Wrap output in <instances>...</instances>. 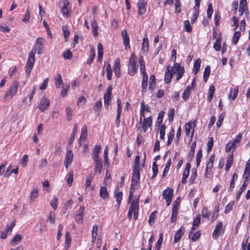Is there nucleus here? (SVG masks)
Listing matches in <instances>:
<instances>
[{
  "label": "nucleus",
  "mask_w": 250,
  "mask_h": 250,
  "mask_svg": "<svg viewBox=\"0 0 250 250\" xmlns=\"http://www.w3.org/2000/svg\"><path fill=\"white\" fill-rule=\"evenodd\" d=\"M240 37V33L239 31H236L234 34H233V37H232V43L234 44H236L239 39V38Z\"/></svg>",
  "instance_id": "42"
},
{
  "label": "nucleus",
  "mask_w": 250,
  "mask_h": 250,
  "mask_svg": "<svg viewBox=\"0 0 250 250\" xmlns=\"http://www.w3.org/2000/svg\"><path fill=\"white\" fill-rule=\"evenodd\" d=\"M139 14L143 15L146 12V2L144 0H139L137 3Z\"/></svg>",
  "instance_id": "13"
},
{
  "label": "nucleus",
  "mask_w": 250,
  "mask_h": 250,
  "mask_svg": "<svg viewBox=\"0 0 250 250\" xmlns=\"http://www.w3.org/2000/svg\"><path fill=\"white\" fill-rule=\"evenodd\" d=\"M196 146V142H193L190 146V150L188 153V161L191 162L193 157H194V154L195 151V148Z\"/></svg>",
  "instance_id": "27"
},
{
  "label": "nucleus",
  "mask_w": 250,
  "mask_h": 250,
  "mask_svg": "<svg viewBox=\"0 0 250 250\" xmlns=\"http://www.w3.org/2000/svg\"><path fill=\"white\" fill-rule=\"evenodd\" d=\"M63 58L65 60H69L72 57V54L70 50H66L62 54Z\"/></svg>",
  "instance_id": "45"
},
{
  "label": "nucleus",
  "mask_w": 250,
  "mask_h": 250,
  "mask_svg": "<svg viewBox=\"0 0 250 250\" xmlns=\"http://www.w3.org/2000/svg\"><path fill=\"white\" fill-rule=\"evenodd\" d=\"M248 184V183H247V181H245L241 186V187L240 188L239 190L237 192V195H236V199L238 200L239 197H240L241 194L243 193L244 190L246 189V187L247 186Z\"/></svg>",
  "instance_id": "31"
},
{
  "label": "nucleus",
  "mask_w": 250,
  "mask_h": 250,
  "mask_svg": "<svg viewBox=\"0 0 250 250\" xmlns=\"http://www.w3.org/2000/svg\"><path fill=\"white\" fill-rule=\"evenodd\" d=\"M18 85L19 82L17 81H14L6 92L4 98H12L17 92Z\"/></svg>",
  "instance_id": "4"
},
{
  "label": "nucleus",
  "mask_w": 250,
  "mask_h": 250,
  "mask_svg": "<svg viewBox=\"0 0 250 250\" xmlns=\"http://www.w3.org/2000/svg\"><path fill=\"white\" fill-rule=\"evenodd\" d=\"M184 26L186 30L188 32L190 33L192 31V27L190 24L189 21H186L184 22Z\"/></svg>",
  "instance_id": "62"
},
{
  "label": "nucleus",
  "mask_w": 250,
  "mask_h": 250,
  "mask_svg": "<svg viewBox=\"0 0 250 250\" xmlns=\"http://www.w3.org/2000/svg\"><path fill=\"white\" fill-rule=\"evenodd\" d=\"M16 225V222L15 221H13L10 225H6V228L5 229V231H6L7 233L10 232V233L12 232V229Z\"/></svg>",
  "instance_id": "50"
},
{
  "label": "nucleus",
  "mask_w": 250,
  "mask_h": 250,
  "mask_svg": "<svg viewBox=\"0 0 250 250\" xmlns=\"http://www.w3.org/2000/svg\"><path fill=\"white\" fill-rule=\"evenodd\" d=\"M73 159V153L72 150H68L65 154V159L64 161V166L66 169L68 168L69 165L72 163Z\"/></svg>",
  "instance_id": "10"
},
{
  "label": "nucleus",
  "mask_w": 250,
  "mask_h": 250,
  "mask_svg": "<svg viewBox=\"0 0 250 250\" xmlns=\"http://www.w3.org/2000/svg\"><path fill=\"white\" fill-rule=\"evenodd\" d=\"M139 203L137 201H133L129 208V210L132 212L138 211Z\"/></svg>",
  "instance_id": "34"
},
{
  "label": "nucleus",
  "mask_w": 250,
  "mask_h": 250,
  "mask_svg": "<svg viewBox=\"0 0 250 250\" xmlns=\"http://www.w3.org/2000/svg\"><path fill=\"white\" fill-rule=\"evenodd\" d=\"M174 136V130L173 129H172L171 131L167 134V145H169L171 143Z\"/></svg>",
  "instance_id": "49"
},
{
  "label": "nucleus",
  "mask_w": 250,
  "mask_h": 250,
  "mask_svg": "<svg viewBox=\"0 0 250 250\" xmlns=\"http://www.w3.org/2000/svg\"><path fill=\"white\" fill-rule=\"evenodd\" d=\"M200 64H201V60H200V59L198 58L197 59V60L194 63V68L193 69V71L194 74H196L198 73V72L200 69Z\"/></svg>",
  "instance_id": "35"
},
{
  "label": "nucleus",
  "mask_w": 250,
  "mask_h": 250,
  "mask_svg": "<svg viewBox=\"0 0 250 250\" xmlns=\"http://www.w3.org/2000/svg\"><path fill=\"white\" fill-rule=\"evenodd\" d=\"M104 67L105 68V69L107 72V79L108 80H110L112 78V70L111 68L110 64L105 62H104Z\"/></svg>",
  "instance_id": "24"
},
{
  "label": "nucleus",
  "mask_w": 250,
  "mask_h": 250,
  "mask_svg": "<svg viewBox=\"0 0 250 250\" xmlns=\"http://www.w3.org/2000/svg\"><path fill=\"white\" fill-rule=\"evenodd\" d=\"M199 7L194 6L193 7V15L191 18V22L192 23L195 22L199 15Z\"/></svg>",
  "instance_id": "29"
},
{
  "label": "nucleus",
  "mask_w": 250,
  "mask_h": 250,
  "mask_svg": "<svg viewBox=\"0 0 250 250\" xmlns=\"http://www.w3.org/2000/svg\"><path fill=\"white\" fill-rule=\"evenodd\" d=\"M140 181V169L133 168V174L131 179V188H134L136 184Z\"/></svg>",
  "instance_id": "8"
},
{
  "label": "nucleus",
  "mask_w": 250,
  "mask_h": 250,
  "mask_svg": "<svg viewBox=\"0 0 250 250\" xmlns=\"http://www.w3.org/2000/svg\"><path fill=\"white\" fill-rule=\"evenodd\" d=\"M152 171H153V175L151 177V179H153L155 177L158 173V167L157 165L156 164V162H154L152 164Z\"/></svg>",
  "instance_id": "51"
},
{
  "label": "nucleus",
  "mask_w": 250,
  "mask_h": 250,
  "mask_svg": "<svg viewBox=\"0 0 250 250\" xmlns=\"http://www.w3.org/2000/svg\"><path fill=\"white\" fill-rule=\"evenodd\" d=\"M210 72V68L209 65L206 66L205 68V70L204 72L203 79L204 82H206L208 80V79L209 76Z\"/></svg>",
  "instance_id": "33"
},
{
  "label": "nucleus",
  "mask_w": 250,
  "mask_h": 250,
  "mask_svg": "<svg viewBox=\"0 0 250 250\" xmlns=\"http://www.w3.org/2000/svg\"><path fill=\"white\" fill-rule=\"evenodd\" d=\"M122 36L124 41V45L125 46V47H129V38L128 36L127 31L126 30H124L122 32Z\"/></svg>",
  "instance_id": "18"
},
{
  "label": "nucleus",
  "mask_w": 250,
  "mask_h": 250,
  "mask_svg": "<svg viewBox=\"0 0 250 250\" xmlns=\"http://www.w3.org/2000/svg\"><path fill=\"white\" fill-rule=\"evenodd\" d=\"M236 146V144L235 142L233 141V140L229 141L226 146V150L229 152L231 150L232 148H235Z\"/></svg>",
  "instance_id": "32"
},
{
  "label": "nucleus",
  "mask_w": 250,
  "mask_h": 250,
  "mask_svg": "<svg viewBox=\"0 0 250 250\" xmlns=\"http://www.w3.org/2000/svg\"><path fill=\"white\" fill-rule=\"evenodd\" d=\"M234 205V202L233 201L230 202L226 207L225 210V213L228 214L229 213L233 208V207Z\"/></svg>",
  "instance_id": "44"
},
{
  "label": "nucleus",
  "mask_w": 250,
  "mask_h": 250,
  "mask_svg": "<svg viewBox=\"0 0 250 250\" xmlns=\"http://www.w3.org/2000/svg\"><path fill=\"white\" fill-rule=\"evenodd\" d=\"M95 52L93 48H92L91 51H90V54L89 56V58L86 62V63L87 64H90L92 62H93V59L95 57Z\"/></svg>",
  "instance_id": "43"
},
{
  "label": "nucleus",
  "mask_w": 250,
  "mask_h": 250,
  "mask_svg": "<svg viewBox=\"0 0 250 250\" xmlns=\"http://www.w3.org/2000/svg\"><path fill=\"white\" fill-rule=\"evenodd\" d=\"M63 5L62 8V11L64 16L66 17H68L69 16V11L68 7L69 2L67 0H64L63 1Z\"/></svg>",
  "instance_id": "19"
},
{
  "label": "nucleus",
  "mask_w": 250,
  "mask_h": 250,
  "mask_svg": "<svg viewBox=\"0 0 250 250\" xmlns=\"http://www.w3.org/2000/svg\"><path fill=\"white\" fill-rule=\"evenodd\" d=\"M22 236L21 234H17L12 239L11 244H17L20 242L22 239Z\"/></svg>",
  "instance_id": "46"
},
{
  "label": "nucleus",
  "mask_w": 250,
  "mask_h": 250,
  "mask_svg": "<svg viewBox=\"0 0 250 250\" xmlns=\"http://www.w3.org/2000/svg\"><path fill=\"white\" fill-rule=\"evenodd\" d=\"M178 207H176L175 203H173V207H172V215H171V222L172 223L175 222V221L176 220L177 215L178 213Z\"/></svg>",
  "instance_id": "28"
},
{
  "label": "nucleus",
  "mask_w": 250,
  "mask_h": 250,
  "mask_svg": "<svg viewBox=\"0 0 250 250\" xmlns=\"http://www.w3.org/2000/svg\"><path fill=\"white\" fill-rule=\"evenodd\" d=\"M114 71L115 75L118 78L121 76L120 72V62L119 58L115 60L114 64Z\"/></svg>",
  "instance_id": "15"
},
{
  "label": "nucleus",
  "mask_w": 250,
  "mask_h": 250,
  "mask_svg": "<svg viewBox=\"0 0 250 250\" xmlns=\"http://www.w3.org/2000/svg\"><path fill=\"white\" fill-rule=\"evenodd\" d=\"M166 126L164 125H161L160 128V138L163 139L165 135Z\"/></svg>",
  "instance_id": "58"
},
{
  "label": "nucleus",
  "mask_w": 250,
  "mask_h": 250,
  "mask_svg": "<svg viewBox=\"0 0 250 250\" xmlns=\"http://www.w3.org/2000/svg\"><path fill=\"white\" fill-rule=\"evenodd\" d=\"M184 229L183 228L181 227L175 233L174 235V242L176 243L179 242L180 240L181 236L184 234Z\"/></svg>",
  "instance_id": "26"
},
{
  "label": "nucleus",
  "mask_w": 250,
  "mask_h": 250,
  "mask_svg": "<svg viewBox=\"0 0 250 250\" xmlns=\"http://www.w3.org/2000/svg\"><path fill=\"white\" fill-rule=\"evenodd\" d=\"M93 177V176L91 174H89L87 176L85 181V190L88 187L90 186Z\"/></svg>",
  "instance_id": "41"
},
{
  "label": "nucleus",
  "mask_w": 250,
  "mask_h": 250,
  "mask_svg": "<svg viewBox=\"0 0 250 250\" xmlns=\"http://www.w3.org/2000/svg\"><path fill=\"white\" fill-rule=\"evenodd\" d=\"M50 204L54 210H56L58 207V199L57 197L55 196L53 197V199L51 200Z\"/></svg>",
  "instance_id": "52"
},
{
  "label": "nucleus",
  "mask_w": 250,
  "mask_h": 250,
  "mask_svg": "<svg viewBox=\"0 0 250 250\" xmlns=\"http://www.w3.org/2000/svg\"><path fill=\"white\" fill-rule=\"evenodd\" d=\"M84 210V206H81L79 210V213L76 214L75 217V220L77 222H82Z\"/></svg>",
  "instance_id": "22"
},
{
  "label": "nucleus",
  "mask_w": 250,
  "mask_h": 250,
  "mask_svg": "<svg viewBox=\"0 0 250 250\" xmlns=\"http://www.w3.org/2000/svg\"><path fill=\"white\" fill-rule=\"evenodd\" d=\"M137 60L135 54L134 53H132L128 64V73L131 76L134 75L137 71Z\"/></svg>",
  "instance_id": "3"
},
{
  "label": "nucleus",
  "mask_w": 250,
  "mask_h": 250,
  "mask_svg": "<svg viewBox=\"0 0 250 250\" xmlns=\"http://www.w3.org/2000/svg\"><path fill=\"white\" fill-rule=\"evenodd\" d=\"M43 41L44 39L42 38H38L35 43L33 49L29 53L28 59L25 66V71L28 77L30 75L35 61V53L38 54H42V50L43 48Z\"/></svg>",
  "instance_id": "1"
},
{
  "label": "nucleus",
  "mask_w": 250,
  "mask_h": 250,
  "mask_svg": "<svg viewBox=\"0 0 250 250\" xmlns=\"http://www.w3.org/2000/svg\"><path fill=\"white\" fill-rule=\"evenodd\" d=\"M100 196L103 199L108 198L109 197V193L108 192L107 188L105 186H102L100 189Z\"/></svg>",
  "instance_id": "20"
},
{
  "label": "nucleus",
  "mask_w": 250,
  "mask_h": 250,
  "mask_svg": "<svg viewBox=\"0 0 250 250\" xmlns=\"http://www.w3.org/2000/svg\"><path fill=\"white\" fill-rule=\"evenodd\" d=\"M142 49L144 52H147L149 49V42L147 37L144 38Z\"/></svg>",
  "instance_id": "30"
},
{
  "label": "nucleus",
  "mask_w": 250,
  "mask_h": 250,
  "mask_svg": "<svg viewBox=\"0 0 250 250\" xmlns=\"http://www.w3.org/2000/svg\"><path fill=\"white\" fill-rule=\"evenodd\" d=\"M66 111L67 113V120L68 121H70L72 117V109L70 107H67L66 109Z\"/></svg>",
  "instance_id": "63"
},
{
  "label": "nucleus",
  "mask_w": 250,
  "mask_h": 250,
  "mask_svg": "<svg viewBox=\"0 0 250 250\" xmlns=\"http://www.w3.org/2000/svg\"><path fill=\"white\" fill-rule=\"evenodd\" d=\"M65 244L67 245V248L70 246L71 243V237L69 232H67L65 234Z\"/></svg>",
  "instance_id": "61"
},
{
  "label": "nucleus",
  "mask_w": 250,
  "mask_h": 250,
  "mask_svg": "<svg viewBox=\"0 0 250 250\" xmlns=\"http://www.w3.org/2000/svg\"><path fill=\"white\" fill-rule=\"evenodd\" d=\"M156 211H154L152 212L149 216L148 222L150 226H152L154 224V220L156 216Z\"/></svg>",
  "instance_id": "57"
},
{
  "label": "nucleus",
  "mask_w": 250,
  "mask_h": 250,
  "mask_svg": "<svg viewBox=\"0 0 250 250\" xmlns=\"http://www.w3.org/2000/svg\"><path fill=\"white\" fill-rule=\"evenodd\" d=\"M173 190L170 188H167L163 192V198L166 200L167 206H169L173 197Z\"/></svg>",
  "instance_id": "6"
},
{
  "label": "nucleus",
  "mask_w": 250,
  "mask_h": 250,
  "mask_svg": "<svg viewBox=\"0 0 250 250\" xmlns=\"http://www.w3.org/2000/svg\"><path fill=\"white\" fill-rule=\"evenodd\" d=\"M196 177H197L196 170L195 169H192V173L190 176V179L189 180V182L190 184H192L194 183Z\"/></svg>",
  "instance_id": "48"
},
{
  "label": "nucleus",
  "mask_w": 250,
  "mask_h": 250,
  "mask_svg": "<svg viewBox=\"0 0 250 250\" xmlns=\"http://www.w3.org/2000/svg\"><path fill=\"white\" fill-rule=\"evenodd\" d=\"M190 168V164L189 163H188L186 165V168L185 170H184L183 176H182V183L183 184H185L187 182V179L189 175V170Z\"/></svg>",
  "instance_id": "16"
},
{
  "label": "nucleus",
  "mask_w": 250,
  "mask_h": 250,
  "mask_svg": "<svg viewBox=\"0 0 250 250\" xmlns=\"http://www.w3.org/2000/svg\"><path fill=\"white\" fill-rule=\"evenodd\" d=\"M140 156L139 155L136 156L133 165V168L140 169Z\"/></svg>",
  "instance_id": "60"
},
{
  "label": "nucleus",
  "mask_w": 250,
  "mask_h": 250,
  "mask_svg": "<svg viewBox=\"0 0 250 250\" xmlns=\"http://www.w3.org/2000/svg\"><path fill=\"white\" fill-rule=\"evenodd\" d=\"M49 104L50 101L46 97H43L41 100L38 107L43 112L48 108Z\"/></svg>",
  "instance_id": "11"
},
{
  "label": "nucleus",
  "mask_w": 250,
  "mask_h": 250,
  "mask_svg": "<svg viewBox=\"0 0 250 250\" xmlns=\"http://www.w3.org/2000/svg\"><path fill=\"white\" fill-rule=\"evenodd\" d=\"M224 232V229H223V223L219 222L216 225L215 229L212 233V236L214 239H217L220 233Z\"/></svg>",
  "instance_id": "9"
},
{
  "label": "nucleus",
  "mask_w": 250,
  "mask_h": 250,
  "mask_svg": "<svg viewBox=\"0 0 250 250\" xmlns=\"http://www.w3.org/2000/svg\"><path fill=\"white\" fill-rule=\"evenodd\" d=\"M55 84L57 88H59L60 86L62 84V80L60 74H58V77L55 78Z\"/></svg>",
  "instance_id": "40"
},
{
  "label": "nucleus",
  "mask_w": 250,
  "mask_h": 250,
  "mask_svg": "<svg viewBox=\"0 0 250 250\" xmlns=\"http://www.w3.org/2000/svg\"><path fill=\"white\" fill-rule=\"evenodd\" d=\"M171 161L170 158H169L164 168V170L162 176V178H164L167 175V173L169 170L170 166L171 165Z\"/></svg>",
  "instance_id": "38"
},
{
  "label": "nucleus",
  "mask_w": 250,
  "mask_h": 250,
  "mask_svg": "<svg viewBox=\"0 0 250 250\" xmlns=\"http://www.w3.org/2000/svg\"><path fill=\"white\" fill-rule=\"evenodd\" d=\"M225 117V113H222L219 117L217 122L216 123V125L219 127L222 125V123L224 120Z\"/></svg>",
  "instance_id": "64"
},
{
  "label": "nucleus",
  "mask_w": 250,
  "mask_h": 250,
  "mask_svg": "<svg viewBox=\"0 0 250 250\" xmlns=\"http://www.w3.org/2000/svg\"><path fill=\"white\" fill-rule=\"evenodd\" d=\"M233 157L232 152H231L230 154H229L227 157V163H226V164L225 165V170L227 171L229 169L231 166L232 164Z\"/></svg>",
  "instance_id": "23"
},
{
  "label": "nucleus",
  "mask_w": 250,
  "mask_h": 250,
  "mask_svg": "<svg viewBox=\"0 0 250 250\" xmlns=\"http://www.w3.org/2000/svg\"><path fill=\"white\" fill-rule=\"evenodd\" d=\"M237 177H238L237 174L236 173H233L232 177L231 178L230 182L229 189V190H230V191L232 190V189L234 188V186H235L234 182H235V180L237 179Z\"/></svg>",
  "instance_id": "37"
},
{
  "label": "nucleus",
  "mask_w": 250,
  "mask_h": 250,
  "mask_svg": "<svg viewBox=\"0 0 250 250\" xmlns=\"http://www.w3.org/2000/svg\"><path fill=\"white\" fill-rule=\"evenodd\" d=\"M73 174H74L72 170L70 171L68 174V177L67 178V182L68 185L70 186H71L72 182H73Z\"/></svg>",
  "instance_id": "53"
},
{
  "label": "nucleus",
  "mask_w": 250,
  "mask_h": 250,
  "mask_svg": "<svg viewBox=\"0 0 250 250\" xmlns=\"http://www.w3.org/2000/svg\"><path fill=\"white\" fill-rule=\"evenodd\" d=\"M95 166L94 168L95 172H98L100 174L103 170V165L102 161L101 160H96L94 161Z\"/></svg>",
  "instance_id": "17"
},
{
  "label": "nucleus",
  "mask_w": 250,
  "mask_h": 250,
  "mask_svg": "<svg viewBox=\"0 0 250 250\" xmlns=\"http://www.w3.org/2000/svg\"><path fill=\"white\" fill-rule=\"evenodd\" d=\"M250 175V168L245 167L243 177L245 179V181H247V183H248V182L249 181Z\"/></svg>",
  "instance_id": "54"
},
{
  "label": "nucleus",
  "mask_w": 250,
  "mask_h": 250,
  "mask_svg": "<svg viewBox=\"0 0 250 250\" xmlns=\"http://www.w3.org/2000/svg\"><path fill=\"white\" fill-rule=\"evenodd\" d=\"M91 25L92 29V33L93 35L95 37L97 36L98 34V30L99 27L95 19H93L91 21Z\"/></svg>",
  "instance_id": "25"
},
{
  "label": "nucleus",
  "mask_w": 250,
  "mask_h": 250,
  "mask_svg": "<svg viewBox=\"0 0 250 250\" xmlns=\"http://www.w3.org/2000/svg\"><path fill=\"white\" fill-rule=\"evenodd\" d=\"M215 91V87L213 85L210 86L208 90V96L207 98L208 102H210L213 98V96Z\"/></svg>",
  "instance_id": "36"
},
{
  "label": "nucleus",
  "mask_w": 250,
  "mask_h": 250,
  "mask_svg": "<svg viewBox=\"0 0 250 250\" xmlns=\"http://www.w3.org/2000/svg\"><path fill=\"white\" fill-rule=\"evenodd\" d=\"M112 89V85H109L106 90V92L104 95V105L107 108L110 104L111 96V91Z\"/></svg>",
  "instance_id": "7"
},
{
  "label": "nucleus",
  "mask_w": 250,
  "mask_h": 250,
  "mask_svg": "<svg viewBox=\"0 0 250 250\" xmlns=\"http://www.w3.org/2000/svg\"><path fill=\"white\" fill-rule=\"evenodd\" d=\"M114 197L116 199V202L117 203V208L119 209L123 198V192L121 191H118V188H116L115 190Z\"/></svg>",
  "instance_id": "12"
},
{
  "label": "nucleus",
  "mask_w": 250,
  "mask_h": 250,
  "mask_svg": "<svg viewBox=\"0 0 250 250\" xmlns=\"http://www.w3.org/2000/svg\"><path fill=\"white\" fill-rule=\"evenodd\" d=\"M86 136H87V128H86V125H84L82 128L80 139L84 140L86 138Z\"/></svg>",
  "instance_id": "47"
},
{
  "label": "nucleus",
  "mask_w": 250,
  "mask_h": 250,
  "mask_svg": "<svg viewBox=\"0 0 250 250\" xmlns=\"http://www.w3.org/2000/svg\"><path fill=\"white\" fill-rule=\"evenodd\" d=\"M185 69L178 63H175L173 67L168 66L166 69L165 75V82L166 83H170L174 73H177L176 81H178L183 76Z\"/></svg>",
  "instance_id": "2"
},
{
  "label": "nucleus",
  "mask_w": 250,
  "mask_h": 250,
  "mask_svg": "<svg viewBox=\"0 0 250 250\" xmlns=\"http://www.w3.org/2000/svg\"><path fill=\"white\" fill-rule=\"evenodd\" d=\"M221 39L218 38L214 44L213 47L216 51H219L221 49Z\"/></svg>",
  "instance_id": "55"
},
{
  "label": "nucleus",
  "mask_w": 250,
  "mask_h": 250,
  "mask_svg": "<svg viewBox=\"0 0 250 250\" xmlns=\"http://www.w3.org/2000/svg\"><path fill=\"white\" fill-rule=\"evenodd\" d=\"M38 196V188L37 187L33 188L30 194V202H33Z\"/></svg>",
  "instance_id": "21"
},
{
  "label": "nucleus",
  "mask_w": 250,
  "mask_h": 250,
  "mask_svg": "<svg viewBox=\"0 0 250 250\" xmlns=\"http://www.w3.org/2000/svg\"><path fill=\"white\" fill-rule=\"evenodd\" d=\"M101 147L100 145H96L94 146L92 150V157L93 160H100L99 154L101 152Z\"/></svg>",
  "instance_id": "14"
},
{
  "label": "nucleus",
  "mask_w": 250,
  "mask_h": 250,
  "mask_svg": "<svg viewBox=\"0 0 250 250\" xmlns=\"http://www.w3.org/2000/svg\"><path fill=\"white\" fill-rule=\"evenodd\" d=\"M142 118H140L139 124H140L141 125L138 126V130H140L141 129L143 128L144 131L145 132L148 128L151 127L152 125V119L151 117H149L144 118L143 123H142Z\"/></svg>",
  "instance_id": "5"
},
{
  "label": "nucleus",
  "mask_w": 250,
  "mask_h": 250,
  "mask_svg": "<svg viewBox=\"0 0 250 250\" xmlns=\"http://www.w3.org/2000/svg\"><path fill=\"white\" fill-rule=\"evenodd\" d=\"M108 146H106L105 147L104 152V162L105 165H107V167H109V162H108Z\"/></svg>",
  "instance_id": "39"
},
{
  "label": "nucleus",
  "mask_w": 250,
  "mask_h": 250,
  "mask_svg": "<svg viewBox=\"0 0 250 250\" xmlns=\"http://www.w3.org/2000/svg\"><path fill=\"white\" fill-rule=\"evenodd\" d=\"M28 161V157L27 155L25 154V155H23V156L22 157L21 163V166L22 167H26Z\"/></svg>",
  "instance_id": "59"
},
{
  "label": "nucleus",
  "mask_w": 250,
  "mask_h": 250,
  "mask_svg": "<svg viewBox=\"0 0 250 250\" xmlns=\"http://www.w3.org/2000/svg\"><path fill=\"white\" fill-rule=\"evenodd\" d=\"M192 123L188 122L185 125V132L187 136L189 134L190 129L192 127Z\"/></svg>",
  "instance_id": "56"
}]
</instances>
